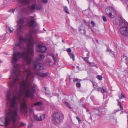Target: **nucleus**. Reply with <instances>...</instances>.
I'll use <instances>...</instances> for the list:
<instances>
[{
  "label": "nucleus",
  "mask_w": 128,
  "mask_h": 128,
  "mask_svg": "<svg viewBox=\"0 0 128 128\" xmlns=\"http://www.w3.org/2000/svg\"><path fill=\"white\" fill-rule=\"evenodd\" d=\"M118 106H119L120 107V110L122 111L123 110V107L122 106H121L120 102H119V104H118Z\"/></svg>",
  "instance_id": "393cba45"
},
{
  "label": "nucleus",
  "mask_w": 128,
  "mask_h": 128,
  "mask_svg": "<svg viewBox=\"0 0 128 128\" xmlns=\"http://www.w3.org/2000/svg\"><path fill=\"white\" fill-rule=\"evenodd\" d=\"M13 31V30H11V28L9 27L6 30V32L8 33H10L12 32Z\"/></svg>",
  "instance_id": "5701e85b"
},
{
  "label": "nucleus",
  "mask_w": 128,
  "mask_h": 128,
  "mask_svg": "<svg viewBox=\"0 0 128 128\" xmlns=\"http://www.w3.org/2000/svg\"><path fill=\"white\" fill-rule=\"evenodd\" d=\"M76 118L79 124H80L82 123V121L80 118L78 116L76 117Z\"/></svg>",
  "instance_id": "cd10ccee"
},
{
  "label": "nucleus",
  "mask_w": 128,
  "mask_h": 128,
  "mask_svg": "<svg viewBox=\"0 0 128 128\" xmlns=\"http://www.w3.org/2000/svg\"><path fill=\"white\" fill-rule=\"evenodd\" d=\"M102 18L104 21L106 22L107 21L106 18L105 16H102Z\"/></svg>",
  "instance_id": "2f4dec72"
},
{
  "label": "nucleus",
  "mask_w": 128,
  "mask_h": 128,
  "mask_svg": "<svg viewBox=\"0 0 128 128\" xmlns=\"http://www.w3.org/2000/svg\"><path fill=\"white\" fill-rule=\"evenodd\" d=\"M118 24L119 26L122 25L124 21V19L120 17H119L118 18Z\"/></svg>",
  "instance_id": "a211bd4d"
},
{
  "label": "nucleus",
  "mask_w": 128,
  "mask_h": 128,
  "mask_svg": "<svg viewBox=\"0 0 128 128\" xmlns=\"http://www.w3.org/2000/svg\"><path fill=\"white\" fill-rule=\"evenodd\" d=\"M84 23L87 26H88L90 25V23L88 22H86V20L84 21Z\"/></svg>",
  "instance_id": "c9c22d12"
},
{
  "label": "nucleus",
  "mask_w": 128,
  "mask_h": 128,
  "mask_svg": "<svg viewBox=\"0 0 128 128\" xmlns=\"http://www.w3.org/2000/svg\"><path fill=\"white\" fill-rule=\"evenodd\" d=\"M52 62L50 61H49L48 62V65H51L52 64Z\"/></svg>",
  "instance_id": "a19ab883"
},
{
  "label": "nucleus",
  "mask_w": 128,
  "mask_h": 128,
  "mask_svg": "<svg viewBox=\"0 0 128 128\" xmlns=\"http://www.w3.org/2000/svg\"><path fill=\"white\" fill-rule=\"evenodd\" d=\"M38 48V50L42 53H44L46 52V47L44 46H42L40 44H38L37 46Z\"/></svg>",
  "instance_id": "4468645a"
},
{
  "label": "nucleus",
  "mask_w": 128,
  "mask_h": 128,
  "mask_svg": "<svg viewBox=\"0 0 128 128\" xmlns=\"http://www.w3.org/2000/svg\"><path fill=\"white\" fill-rule=\"evenodd\" d=\"M94 110V114H91L90 116V118L92 120V118L95 119L96 116H95L98 117H100L102 114V112L99 109L95 108H93Z\"/></svg>",
  "instance_id": "6e6552de"
},
{
  "label": "nucleus",
  "mask_w": 128,
  "mask_h": 128,
  "mask_svg": "<svg viewBox=\"0 0 128 128\" xmlns=\"http://www.w3.org/2000/svg\"><path fill=\"white\" fill-rule=\"evenodd\" d=\"M18 109L17 107L15 106L14 108L13 115L12 118V125L15 128H18L22 126H26V124L23 122H20V125L18 122H16V120L18 116Z\"/></svg>",
  "instance_id": "7ed1b4c3"
},
{
  "label": "nucleus",
  "mask_w": 128,
  "mask_h": 128,
  "mask_svg": "<svg viewBox=\"0 0 128 128\" xmlns=\"http://www.w3.org/2000/svg\"><path fill=\"white\" fill-rule=\"evenodd\" d=\"M122 61L124 62L126 64H128V58L125 56L123 55L122 58Z\"/></svg>",
  "instance_id": "dca6fc26"
},
{
  "label": "nucleus",
  "mask_w": 128,
  "mask_h": 128,
  "mask_svg": "<svg viewBox=\"0 0 128 128\" xmlns=\"http://www.w3.org/2000/svg\"><path fill=\"white\" fill-rule=\"evenodd\" d=\"M76 86L78 88H80L81 86L80 84L78 82H77L76 84Z\"/></svg>",
  "instance_id": "72a5a7b5"
},
{
  "label": "nucleus",
  "mask_w": 128,
  "mask_h": 128,
  "mask_svg": "<svg viewBox=\"0 0 128 128\" xmlns=\"http://www.w3.org/2000/svg\"><path fill=\"white\" fill-rule=\"evenodd\" d=\"M15 9H12L9 10V12H12V13H13L15 11Z\"/></svg>",
  "instance_id": "4c0bfd02"
},
{
  "label": "nucleus",
  "mask_w": 128,
  "mask_h": 128,
  "mask_svg": "<svg viewBox=\"0 0 128 128\" xmlns=\"http://www.w3.org/2000/svg\"><path fill=\"white\" fill-rule=\"evenodd\" d=\"M15 76V78H13L12 82L8 84L9 90L7 92L6 100L8 106V110H6V113L7 116L4 118H0V126H7L12 122L11 118L13 115L14 108L17 104L16 100H20L21 96L24 90H25L26 96L28 98H32L36 89V86L34 84L30 86L29 82H28L29 79L31 80L34 79V74L32 72H28L26 80H23L20 88L19 90H18V85L19 84L17 82L19 77L20 72H11Z\"/></svg>",
  "instance_id": "f257e3e1"
},
{
  "label": "nucleus",
  "mask_w": 128,
  "mask_h": 128,
  "mask_svg": "<svg viewBox=\"0 0 128 128\" xmlns=\"http://www.w3.org/2000/svg\"><path fill=\"white\" fill-rule=\"evenodd\" d=\"M106 89H104V88H102L101 90V92L104 93L106 92Z\"/></svg>",
  "instance_id": "7c9ffc66"
},
{
  "label": "nucleus",
  "mask_w": 128,
  "mask_h": 128,
  "mask_svg": "<svg viewBox=\"0 0 128 128\" xmlns=\"http://www.w3.org/2000/svg\"><path fill=\"white\" fill-rule=\"evenodd\" d=\"M94 104L96 105H98L99 104V103L98 102H97V103L94 102Z\"/></svg>",
  "instance_id": "49530a36"
},
{
  "label": "nucleus",
  "mask_w": 128,
  "mask_h": 128,
  "mask_svg": "<svg viewBox=\"0 0 128 128\" xmlns=\"http://www.w3.org/2000/svg\"><path fill=\"white\" fill-rule=\"evenodd\" d=\"M62 42H63L64 44V40H63V39H62Z\"/></svg>",
  "instance_id": "09e8293b"
},
{
  "label": "nucleus",
  "mask_w": 128,
  "mask_h": 128,
  "mask_svg": "<svg viewBox=\"0 0 128 128\" xmlns=\"http://www.w3.org/2000/svg\"><path fill=\"white\" fill-rule=\"evenodd\" d=\"M90 53L89 52H88V53H87L86 54V56H88L90 57Z\"/></svg>",
  "instance_id": "a18cd8bd"
},
{
  "label": "nucleus",
  "mask_w": 128,
  "mask_h": 128,
  "mask_svg": "<svg viewBox=\"0 0 128 128\" xmlns=\"http://www.w3.org/2000/svg\"><path fill=\"white\" fill-rule=\"evenodd\" d=\"M73 80L74 82H77L78 81V79L77 78H74L73 79Z\"/></svg>",
  "instance_id": "f704fd0d"
},
{
  "label": "nucleus",
  "mask_w": 128,
  "mask_h": 128,
  "mask_svg": "<svg viewBox=\"0 0 128 128\" xmlns=\"http://www.w3.org/2000/svg\"><path fill=\"white\" fill-rule=\"evenodd\" d=\"M44 54H40L37 60H38L42 61L44 60Z\"/></svg>",
  "instance_id": "f3484780"
},
{
  "label": "nucleus",
  "mask_w": 128,
  "mask_h": 128,
  "mask_svg": "<svg viewBox=\"0 0 128 128\" xmlns=\"http://www.w3.org/2000/svg\"><path fill=\"white\" fill-rule=\"evenodd\" d=\"M126 10H128V5L126 7Z\"/></svg>",
  "instance_id": "603ef678"
},
{
  "label": "nucleus",
  "mask_w": 128,
  "mask_h": 128,
  "mask_svg": "<svg viewBox=\"0 0 128 128\" xmlns=\"http://www.w3.org/2000/svg\"><path fill=\"white\" fill-rule=\"evenodd\" d=\"M68 3H69V0H67Z\"/></svg>",
  "instance_id": "6e6d98bb"
},
{
  "label": "nucleus",
  "mask_w": 128,
  "mask_h": 128,
  "mask_svg": "<svg viewBox=\"0 0 128 128\" xmlns=\"http://www.w3.org/2000/svg\"><path fill=\"white\" fill-rule=\"evenodd\" d=\"M83 59L87 63H90V62L89 61L88 59H89V58L88 57H84L83 58Z\"/></svg>",
  "instance_id": "b1692460"
},
{
  "label": "nucleus",
  "mask_w": 128,
  "mask_h": 128,
  "mask_svg": "<svg viewBox=\"0 0 128 128\" xmlns=\"http://www.w3.org/2000/svg\"><path fill=\"white\" fill-rule=\"evenodd\" d=\"M65 104L67 106L70 108V109H72V108L70 106L69 103L67 102H65Z\"/></svg>",
  "instance_id": "bb28decb"
},
{
  "label": "nucleus",
  "mask_w": 128,
  "mask_h": 128,
  "mask_svg": "<svg viewBox=\"0 0 128 128\" xmlns=\"http://www.w3.org/2000/svg\"><path fill=\"white\" fill-rule=\"evenodd\" d=\"M107 51H108L110 53V54L113 57H114L115 56L114 52L112 51L111 50H109L108 49Z\"/></svg>",
  "instance_id": "6ab92c4d"
},
{
  "label": "nucleus",
  "mask_w": 128,
  "mask_h": 128,
  "mask_svg": "<svg viewBox=\"0 0 128 128\" xmlns=\"http://www.w3.org/2000/svg\"><path fill=\"white\" fill-rule=\"evenodd\" d=\"M102 89V88L101 87H100L98 88L97 90L98 91H101V90Z\"/></svg>",
  "instance_id": "79ce46f5"
},
{
  "label": "nucleus",
  "mask_w": 128,
  "mask_h": 128,
  "mask_svg": "<svg viewBox=\"0 0 128 128\" xmlns=\"http://www.w3.org/2000/svg\"><path fill=\"white\" fill-rule=\"evenodd\" d=\"M45 94H46L48 95L49 94H50V92H48V93H46V92Z\"/></svg>",
  "instance_id": "de8ad7c7"
},
{
  "label": "nucleus",
  "mask_w": 128,
  "mask_h": 128,
  "mask_svg": "<svg viewBox=\"0 0 128 128\" xmlns=\"http://www.w3.org/2000/svg\"><path fill=\"white\" fill-rule=\"evenodd\" d=\"M93 86H94V84H93Z\"/></svg>",
  "instance_id": "052dcab7"
},
{
  "label": "nucleus",
  "mask_w": 128,
  "mask_h": 128,
  "mask_svg": "<svg viewBox=\"0 0 128 128\" xmlns=\"http://www.w3.org/2000/svg\"><path fill=\"white\" fill-rule=\"evenodd\" d=\"M43 2L45 4H46L48 2V0H42Z\"/></svg>",
  "instance_id": "ea45409f"
},
{
  "label": "nucleus",
  "mask_w": 128,
  "mask_h": 128,
  "mask_svg": "<svg viewBox=\"0 0 128 128\" xmlns=\"http://www.w3.org/2000/svg\"><path fill=\"white\" fill-rule=\"evenodd\" d=\"M116 100L118 102V104H119V102H120V101H119V100L118 99H117Z\"/></svg>",
  "instance_id": "8fccbe9b"
},
{
  "label": "nucleus",
  "mask_w": 128,
  "mask_h": 128,
  "mask_svg": "<svg viewBox=\"0 0 128 128\" xmlns=\"http://www.w3.org/2000/svg\"><path fill=\"white\" fill-rule=\"evenodd\" d=\"M106 12L110 18H114L116 16V12L113 8L111 6L107 7L106 9Z\"/></svg>",
  "instance_id": "423d86ee"
},
{
  "label": "nucleus",
  "mask_w": 128,
  "mask_h": 128,
  "mask_svg": "<svg viewBox=\"0 0 128 128\" xmlns=\"http://www.w3.org/2000/svg\"><path fill=\"white\" fill-rule=\"evenodd\" d=\"M64 12L67 14H70L69 12L68 11V8L66 6H64Z\"/></svg>",
  "instance_id": "4be33fe9"
},
{
  "label": "nucleus",
  "mask_w": 128,
  "mask_h": 128,
  "mask_svg": "<svg viewBox=\"0 0 128 128\" xmlns=\"http://www.w3.org/2000/svg\"><path fill=\"white\" fill-rule=\"evenodd\" d=\"M63 118V115L62 114L59 112H54L52 114V122L55 124H57L61 122Z\"/></svg>",
  "instance_id": "20e7f679"
},
{
  "label": "nucleus",
  "mask_w": 128,
  "mask_h": 128,
  "mask_svg": "<svg viewBox=\"0 0 128 128\" xmlns=\"http://www.w3.org/2000/svg\"><path fill=\"white\" fill-rule=\"evenodd\" d=\"M78 30L82 34L84 35H86L85 27L83 24L79 26Z\"/></svg>",
  "instance_id": "ddd939ff"
},
{
  "label": "nucleus",
  "mask_w": 128,
  "mask_h": 128,
  "mask_svg": "<svg viewBox=\"0 0 128 128\" xmlns=\"http://www.w3.org/2000/svg\"><path fill=\"white\" fill-rule=\"evenodd\" d=\"M45 115L44 114H38L37 115L35 116L34 118L36 120L41 121L45 118Z\"/></svg>",
  "instance_id": "f8f14e48"
},
{
  "label": "nucleus",
  "mask_w": 128,
  "mask_h": 128,
  "mask_svg": "<svg viewBox=\"0 0 128 128\" xmlns=\"http://www.w3.org/2000/svg\"><path fill=\"white\" fill-rule=\"evenodd\" d=\"M43 30H44V31H46V30L44 29V28H43Z\"/></svg>",
  "instance_id": "5fc2aeb1"
},
{
  "label": "nucleus",
  "mask_w": 128,
  "mask_h": 128,
  "mask_svg": "<svg viewBox=\"0 0 128 128\" xmlns=\"http://www.w3.org/2000/svg\"><path fill=\"white\" fill-rule=\"evenodd\" d=\"M128 26H124L120 28V31L124 38L128 36V22L126 23Z\"/></svg>",
  "instance_id": "0eeeda50"
},
{
  "label": "nucleus",
  "mask_w": 128,
  "mask_h": 128,
  "mask_svg": "<svg viewBox=\"0 0 128 128\" xmlns=\"http://www.w3.org/2000/svg\"><path fill=\"white\" fill-rule=\"evenodd\" d=\"M97 79L100 80H102V76L100 75L97 76H96Z\"/></svg>",
  "instance_id": "c85d7f7f"
},
{
  "label": "nucleus",
  "mask_w": 128,
  "mask_h": 128,
  "mask_svg": "<svg viewBox=\"0 0 128 128\" xmlns=\"http://www.w3.org/2000/svg\"><path fill=\"white\" fill-rule=\"evenodd\" d=\"M68 55L70 56L71 58H72L73 60V61H74V54L72 53H68Z\"/></svg>",
  "instance_id": "aec40b11"
},
{
  "label": "nucleus",
  "mask_w": 128,
  "mask_h": 128,
  "mask_svg": "<svg viewBox=\"0 0 128 128\" xmlns=\"http://www.w3.org/2000/svg\"><path fill=\"white\" fill-rule=\"evenodd\" d=\"M55 36L56 37L58 38H59L60 37L59 36L58 34H55Z\"/></svg>",
  "instance_id": "37998d69"
},
{
  "label": "nucleus",
  "mask_w": 128,
  "mask_h": 128,
  "mask_svg": "<svg viewBox=\"0 0 128 128\" xmlns=\"http://www.w3.org/2000/svg\"><path fill=\"white\" fill-rule=\"evenodd\" d=\"M45 90H46V88H45Z\"/></svg>",
  "instance_id": "bf43d9fd"
},
{
  "label": "nucleus",
  "mask_w": 128,
  "mask_h": 128,
  "mask_svg": "<svg viewBox=\"0 0 128 128\" xmlns=\"http://www.w3.org/2000/svg\"><path fill=\"white\" fill-rule=\"evenodd\" d=\"M52 58H53V59H54V62H55V61H56V58L54 57V56H52Z\"/></svg>",
  "instance_id": "c03bdc74"
},
{
  "label": "nucleus",
  "mask_w": 128,
  "mask_h": 128,
  "mask_svg": "<svg viewBox=\"0 0 128 128\" xmlns=\"http://www.w3.org/2000/svg\"><path fill=\"white\" fill-rule=\"evenodd\" d=\"M28 20L29 21L28 23L29 27L31 28L33 26V28L30 29V34L26 38H23L22 37L20 36L18 41L15 43V45L20 48H22L23 43L27 42V45L29 48L27 51L22 52H21L20 51L16 52L14 51L11 62L15 68L18 66V65L16 64L20 58H22L28 64H29L31 63L32 58L34 56L33 50L34 42L32 34V33L34 34L36 33V31L34 27L37 25V24L33 17L28 18Z\"/></svg>",
  "instance_id": "f03ea898"
},
{
  "label": "nucleus",
  "mask_w": 128,
  "mask_h": 128,
  "mask_svg": "<svg viewBox=\"0 0 128 128\" xmlns=\"http://www.w3.org/2000/svg\"><path fill=\"white\" fill-rule=\"evenodd\" d=\"M33 65L34 69L37 71L42 70L43 69V66L42 64L38 61L35 62Z\"/></svg>",
  "instance_id": "9d476101"
},
{
  "label": "nucleus",
  "mask_w": 128,
  "mask_h": 128,
  "mask_svg": "<svg viewBox=\"0 0 128 128\" xmlns=\"http://www.w3.org/2000/svg\"><path fill=\"white\" fill-rule=\"evenodd\" d=\"M127 118H128V115L127 116Z\"/></svg>",
  "instance_id": "4d7b16f0"
},
{
  "label": "nucleus",
  "mask_w": 128,
  "mask_h": 128,
  "mask_svg": "<svg viewBox=\"0 0 128 128\" xmlns=\"http://www.w3.org/2000/svg\"><path fill=\"white\" fill-rule=\"evenodd\" d=\"M27 107L26 104L24 102H22L20 104V109L21 112L24 113L25 115L28 116Z\"/></svg>",
  "instance_id": "9b49d317"
},
{
  "label": "nucleus",
  "mask_w": 128,
  "mask_h": 128,
  "mask_svg": "<svg viewBox=\"0 0 128 128\" xmlns=\"http://www.w3.org/2000/svg\"><path fill=\"white\" fill-rule=\"evenodd\" d=\"M119 99H120L122 98H125V96L124 95L122 94L121 95H120L119 96Z\"/></svg>",
  "instance_id": "c756f323"
},
{
  "label": "nucleus",
  "mask_w": 128,
  "mask_h": 128,
  "mask_svg": "<svg viewBox=\"0 0 128 128\" xmlns=\"http://www.w3.org/2000/svg\"><path fill=\"white\" fill-rule=\"evenodd\" d=\"M25 19L22 18H21L20 20L17 21L18 26L17 28V32L16 35V36L18 38L20 36V32L23 29L24 26L25 24Z\"/></svg>",
  "instance_id": "39448f33"
},
{
  "label": "nucleus",
  "mask_w": 128,
  "mask_h": 128,
  "mask_svg": "<svg viewBox=\"0 0 128 128\" xmlns=\"http://www.w3.org/2000/svg\"><path fill=\"white\" fill-rule=\"evenodd\" d=\"M120 111V110H119V109H118L117 110H115L114 112V114H115L116 113L118 112H119V111Z\"/></svg>",
  "instance_id": "58836bf2"
},
{
  "label": "nucleus",
  "mask_w": 128,
  "mask_h": 128,
  "mask_svg": "<svg viewBox=\"0 0 128 128\" xmlns=\"http://www.w3.org/2000/svg\"><path fill=\"white\" fill-rule=\"evenodd\" d=\"M1 77V75L0 74V78Z\"/></svg>",
  "instance_id": "13d9d810"
},
{
  "label": "nucleus",
  "mask_w": 128,
  "mask_h": 128,
  "mask_svg": "<svg viewBox=\"0 0 128 128\" xmlns=\"http://www.w3.org/2000/svg\"><path fill=\"white\" fill-rule=\"evenodd\" d=\"M88 64H89L90 65L92 66H94L96 67H98L93 62L92 63L90 62V63H89Z\"/></svg>",
  "instance_id": "a878e982"
},
{
  "label": "nucleus",
  "mask_w": 128,
  "mask_h": 128,
  "mask_svg": "<svg viewBox=\"0 0 128 128\" xmlns=\"http://www.w3.org/2000/svg\"><path fill=\"white\" fill-rule=\"evenodd\" d=\"M88 1H89V2H90L91 0H87Z\"/></svg>",
  "instance_id": "864d4df0"
},
{
  "label": "nucleus",
  "mask_w": 128,
  "mask_h": 128,
  "mask_svg": "<svg viewBox=\"0 0 128 128\" xmlns=\"http://www.w3.org/2000/svg\"><path fill=\"white\" fill-rule=\"evenodd\" d=\"M91 23L93 26H94L96 25V23L92 20L91 21Z\"/></svg>",
  "instance_id": "473e14b6"
},
{
  "label": "nucleus",
  "mask_w": 128,
  "mask_h": 128,
  "mask_svg": "<svg viewBox=\"0 0 128 128\" xmlns=\"http://www.w3.org/2000/svg\"><path fill=\"white\" fill-rule=\"evenodd\" d=\"M28 8L29 10H34L35 9L39 10L42 9L41 6L37 5L35 3L31 5H28Z\"/></svg>",
  "instance_id": "1a4fd4ad"
},
{
  "label": "nucleus",
  "mask_w": 128,
  "mask_h": 128,
  "mask_svg": "<svg viewBox=\"0 0 128 128\" xmlns=\"http://www.w3.org/2000/svg\"><path fill=\"white\" fill-rule=\"evenodd\" d=\"M34 106H40L42 104V102H38L34 103Z\"/></svg>",
  "instance_id": "412c9836"
},
{
  "label": "nucleus",
  "mask_w": 128,
  "mask_h": 128,
  "mask_svg": "<svg viewBox=\"0 0 128 128\" xmlns=\"http://www.w3.org/2000/svg\"><path fill=\"white\" fill-rule=\"evenodd\" d=\"M71 51V50L70 48H68L66 49V51L68 53H70Z\"/></svg>",
  "instance_id": "e433bc0d"
},
{
  "label": "nucleus",
  "mask_w": 128,
  "mask_h": 128,
  "mask_svg": "<svg viewBox=\"0 0 128 128\" xmlns=\"http://www.w3.org/2000/svg\"><path fill=\"white\" fill-rule=\"evenodd\" d=\"M76 67H77V68H78V70H79V69H80V68H79V66H76Z\"/></svg>",
  "instance_id": "3c124183"
},
{
  "label": "nucleus",
  "mask_w": 128,
  "mask_h": 128,
  "mask_svg": "<svg viewBox=\"0 0 128 128\" xmlns=\"http://www.w3.org/2000/svg\"><path fill=\"white\" fill-rule=\"evenodd\" d=\"M36 74L42 77H46L48 75L47 73L40 72H37Z\"/></svg>",
  "instance_id": "2eb2a0df"
}]
</instances>
